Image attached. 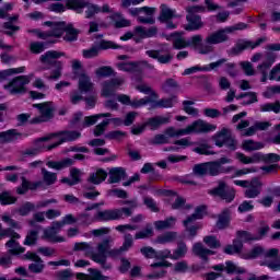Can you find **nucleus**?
Here are the masks:
<instances>
[{
  "label": "nucleus",
  "mask_w": 280,
  "mask_h": 280,
  "mask_svg": "<svg viewBox=\"0 0 280 280\" xmlns=\"http://www.w3.org/2000/svg\"><path fill=\"white\" fill-rule=\"evenodd\" d=\"M44 25H48L51 32L43 33L38 30H32L30 31V33L34 34V36H37V38H47L49 36L60 38V36H62V34L66 32L63 40H67L68 43H73V40H78V35L80 34V31L73 27V24L67 25L65 24V22H45Z\"/></svg>",
  "instance_id": "nucleus-1"
},
{
  "label": "nucleus",
  "mask_w": 280,
  "mask_h": 280,
  "mask_svg": "<svg viewBox=\"0 0 280 280\" xmlns=\"http://www.w3.org/2000/svg\"><path fill=\"white\" fill-rule=\"evenodd\" d=\"M246 24L238 23L233 26H226L225 28H221L217 32L211 33L206 37V44L201 45V47L198 48V54H212L213 45L226 43V40H229V34H233L234 32H237L240 30H246Z\"/></svg>",
  "instance_id": "nucleus-2"
},
{
  "label": "nucleus",
  "mask_w": 280,
  "mask_h": 280,
  "mask_svg": "<svg viewBox=\"0 0 280 280\" xmlns=\"http://www.w3.org/2000/svg\"><path fill=\"white\" fill-rule=\"evenodd\" d=\"M229 163H233V160H231V158L223 156L218 161H211L195 165L194 173L197 176H220V174H231V172L235 170L234 166H222Z\"/></svg>",
  "instance_id": "nucleus-3"
},
{
  "label": "nucleus",
  "mask_w": 280,
  "mask_h": 280,
  "mask_svg": "<svg viewBox=\"0 0 280 280\" xmlns=\"http://www.w3.org/2000/svg\"><path fill=\"white\" fill-rule=\"evenodd\" d=\"M215 130H218V125L207 122L203 119H198L188 125L186 128L176 129L174 127H168L166 129V135H168V137H187L194 133L205 135L209 132H215Z\"/></svg>",
  "instance_id": "nucleus-4"
},
{
  "label": "nucleus",
  "mask_w": 280,
  "mask_h": 280,
  "mask_svg": "<svg viewBox=\"0 0 280 280\" xmlns=\"http://www.w3.org/2000/svg\"><path fill=\"white\" fill-rule=\"evenodd\" d=\"M108 249V242H101L93 249V245L88 242L75 243L73 250L83 253L84 257H89L95 264H100L102 268H106V250Z\"/></svg>",
  "instance_id": "nucleus-5"
},
{
  "label": "nucleus",
  "mask_w": 280,
  "mask_h": 280,
  "mask_svg": "<svg viewBox=\"0 0 280 280\" xmlns=\"http://www.w3.org/2000/svg\"><path fill=\"white\" fill-rule=\"evenodd\" d=\"M122 205H129V208L97 211L95 213L96 222H110L112 220H121L124 215H126V218H130V215H132V211L139 207L137 199L131 201H124Z\"/></svg>",
  "instance_id": "nucleus-6"
},
{
  "label": "nucleus",
  "mask_w": 280,
  "mask_h": 280,
  "mask_svg": "<svg viewBox=\"0 0 280 280\" xmlns=\"http://www.w3.org/2000/svg\"><path fill=\"white\" fill-rule=\"evenodd\" d=\"M81 133L78 131H66L60 133L59 136H49L42 138L37 141L38 148L42 150H52V148H58L60 143H65L67 141H75V139H80Z\"/></svg>",
  "instance_id": "nucleus-7"
},
{
  "label": "nucleus",
  "mask_w": 280,
  "mask_h": 280,
  "mask_svg": "<svg viewBox=\"0 0 280 280\" xmlns=\"http://www.w3.org/2000/svg\"><path fill=\"white\" fill-rule=\"evenodd\" d=\"M78 220L79 219L73 217V214L65 215L61 221H56L50 228L44 230V240H48V242H52L54 244L66 242L63 236L58 235L60 229H62L65 224H75Z\"/></svg>",
  "instance_id": "nucleus-8"
},
{
  "label": "nucleus",
  "mask_w": 280,
  "mask_h": 280,
  "mask_svg": "<svg viewBox=\"0 0 280 280\" xmlns=\"http://www.w3.org/2000/svg\"><path fill=\"white\" fill-rule=\"evenodd\" d=\"M277 58L278 55L275 52H267L265 55L257 52L252 57V62H260L257 66V70L262 75L260 82H268V78L270 79V77H268V70L275 65V62H277Z\"/></svg>",
  "instance_id": "nucleus-9"
},
{
  "label": "nucleus",
  "mask_w": 280,
  "mask_h": 280,
  "mask_svg": "<svg viewBox=\"0 0 280 280\" xmlns=\"http://www.w3.org/2000/svg\"><path fill=\"white\" fill-rule=\"evenodd\" d=\"M235 159L238 161V163H242L243 165H253L255 163H272V165H277L276 163H279L280 156L277 153H254L252 156H248L242 152L235 153Z\"/></svg>",
  "instance_id": "nucleus-10"
},
{
  "label": "nucleus",
  "mask_w": 280,
  "mask_h": 280,
  "mask_svg": "<svg viewBox=\"0 0 280 280\" xmlns=\"http://www.w3.org/2000/svg\"><path fill=\"white\" fill-rule=\"evenodd\" d=\"M66 7L68 10L77 12V14H82L85 10V19H93L95 14H100V5L86 0H70L66 3Z\"/></svg>",
  "instance_id": "nucleus-11"
},
{
  "label": "nucleus",
  "mask_w": 280,
  "mask_h": 280,
  "mask_svg": "<svg viewBox=\"0 0 280 280\" xmlns=\"http://www.w3.org/2000/svg\"><path fill=\"white\" fill-rule=\"evenodd\" d=\"M37 109L38 116L31 119V124H45L54 119V113H56V105L52 102H44L33 105Z\"/></svg>",
  "instance_id": "nucleus-12"
},
{
  "label": "nucleus",
  "mask_w": 280,
  "mask_h": 280,
  "mask_svg": "<svg viewBox=\"0 0 280 280\" xmlns=\"http://www.w3.org/2000/svg\"><path fill=\"white\" fill-rule=\"evenodd\" d=\"M186 11L188 12V14L186 15L188 24L185 26V30H187V32H196V30H200L203 25L202 20L199 15L196 14H198V12H205V7H188Z\"/></svg>",
  "instance_id": "nucleus-13"
},
{
  "label": "nucleus",
  "mask_w": 280,
  "mask_h": 280,
  "mask_svg": "<svg viewBox=\"0 0 280 280\" xmlns=\"http://www.w3.org/2000/svg\"><path fill=\"white\" fill-rule=\"evenodd\" d=\"M33 79H34V73L18 77L13 79L8 85H4V89L11 95L25 93V85L30 84V82H32Z\"/></svg>",
  "instance_id": "nucleus-14"
},
{
  "label": "nucleus",
  "mask_w": 280,
  "mask_h": 280,
  "mask_svg": "<svg viewBox=\"0 0 280 280\" xmlns=\"http://www.w3.org/2000/svg\"><path fill=\"white\" fill-rule=\"evenodd\" d=\"M279 255V249L272 248L265 250L260 246H256L252 248L249 252L241 253L242 259H257L262 257L264 259H272V257H277Z\"/></svg>",
  "instance_id": "nucleus-15"
},
{
  "label": "nucleus",
  "mask_w": 280,
  "mask_h": 280,
  "mask_svg": "<svg viewBox=\"0 0 280 280\" xmlns=\"http://www.w3.org/2000/svg\"><path fill=\"white\" fill-rule=\"evenodd\" d=\"M129 14H131V16H138L139 23H149L152 25V23H154V14H156V8H133L129 10Z\"/></svg>",
  "instance_id": "nucleus-16"
},
{
  "label": "nucleus",
  "mask_w": 280,
  "mask_h": 280,
  "mask_svg": "<svg viewBox=\"0 0 280 280\" xmlns=\"http://www.w3.org/2000/svg\"><path fill=\"white\" fill-rule=\"evenodd\" d=\"M119 45L115 44V42L110 40H101L98 46H93L88 49L82 50L83 58L91 60V58H97L100 56L101 49H119Z\"/></svg>",
  "instance_id": "nucleus-17"
},
{
  "label": "nucleus",
  "mask_w": 280,
  "mask_h": 280,
  "mask_svg": "<svg viewBox=\"0 0 280 280\" xmlns=\"http://www.w3.org/2000/svg\"><path fill=\"white\" fill-rule=\"evenodd\" d=\"M124 84V78H115L110 80L103 81L101 84V97H113L118 89Z\"/></svg>",
  "instance_id": "nucleus-18"
},
{
  "label": "nucleus",
  "mask_w": 280,
  "mask_h": 280,
  "mask_svg": "<svg viewBox=\"0 0 280 280\" xmlns=\"http://www.w3.org/2000/svg\"><path fill=\"white\" fill-rule=\"evenodd\" d=\"M210 194L211 196H219V198L226 200V202H232L235 198V190L229 188L223 180H220L218 187L210 190Z\"/></svg>",
  "instance_id": "nucleus-19"
},
{
  "label": "nucleus",
  "mask_w": 280,
  "mask_h": 280,
  "mask_svg": "<svg viewBox=\"0 0 280 280\" xmlns=\"http://www.w3.org/2000/svg\"><path fill=\"white\" fill-rule=\"evenodd\" d=\"M212 270H215L217 272H224L225 270L228 275H244V272H246L244 267H241L231 260L225 261V264L212 266Z\"/></svg>",
  "instance_id": "nucleus-20"
},
{
  "label": "nucleus",
  "mask_w": 280,
  "mask_h": 280,
  "mask_svg": "<svg viewBox=\"0 0 280 280\" xmlns=\"http://www.w3.org/2000/svg\"><path fill=\"white\" fill-rule=\"evenodd\" d=\"M23 257L24 259H30L31 261H34L28 266L31 272H35L36 275H38L39 272H43V270L45 269L43 259L39 258V256L36 253L27 252Z\"/></svg>",
  "instance_id": "nucleus-21"
},
{
  "label": "nucleus",
  "mask_w": 280,
  "mask_h": 280,
  "mask_svg": "<svg viewBox=\"0 0 280 280\" xmlns=\"http://www.w3.org/2000/svg\"><path fill=\"white\" fill-rule=\"evenodd\" d=\"M78 78V90L80 93H92L93 89H95V84L91 81V77H89L86 72H81Z\"/></svg>",
  "instance_id": "nucleus-22"
},
{
  "label": "nucleus",
  "mask_w": 280,
  "mask_h": 280,
  "mask_svg": "<svg viewBox=\"0 0 280 280\" xmlns=\"http://www.w3.org/2000/svg\"><path fill=\"white\" fill-rule=\"evenodd\" d=\"M103 205H104V201L89 206L85 209V213H81L78 215V220H80L81 223L85 224V226H89V224H93V222H97L95 214L91 215L86 211H93V209H98V207H103Z\"/></svg>",
  "instance_id": "nucleus-23"
},
{
  "label": "nucleus",
  "mask_w": 280,
  "mask_h": 280,
  "mask_svg": "<svg viewBox=\"0 0 280 280\" xmlns=\"http://www.w3.org/2000/svg\"><path fill=\"white\" fill-rule=\"evenodd\" d=\"M220 67H225V70L230 75L235 77L237 72H233L232 69L235 67L233 63H226V59H219L218 61L211 62L208 66H203L205 71H213L215 69H220Z\"/></svg>",
  "instance_id": "nucleus-24"
},
{
  "label": "nucleus",
  "mask_w": 280,
  "mask_h": 280,
  "mask_svg": "<svg viewBox=\"0 0 280 280\" xmlns=\"http://www.w3.org/2000/svg\"><path fill=\"white\" fill-rule=\"evenodd\" d=\"M65 56V52L62 51H58V50H49L46 51L44 55H42L39 57V60L42 62V65H56V60H58L59 58H62Z\"/></svg>",
  "instance_id": "nucleus-25"
},
{
  "label": "nucleus",
  "mask_w": 280,
  "mask_h": 280,
  "mask_svg": "<svg viewBox=\"0 0 280 280\" xmlns=\"http://www.w3.org/2000/svg\"><path fill=\"white\" fill-rule=\"evenodd\" d=\"M147 56H149V58L158 60V62H160L161 65H167V62H172V59L174 58V56H172L170 51L164 54L163 51L158 50H148Z\"/></svg>",
  "instance_id": "nucleus-26"
},
{
  "label": "nucleus",
  "mask_w": 280,
  "mask_h": 280,
  "mask_svg": "<svg viewBox=\"0 0 280 280\" xmlns=\"http://www.w3.org/2000/svg\"><path fill=\"white\" fill-rule=\"evenodd\" d=\"M261 180L254 178L250 180L248 188L245 190V198H257L261 194Z\"/></svg>",
  "instance_id": "nucleus-27"
},
{
  "label": "nucleus",
  "mask_w": 280,
  "mask_h": 280,
  "mask_svg": "<svg viewBox=\"0 0 280 280\" xmlns=\"http://www.w3.org/2000/svg\"><path fill=\"white\" fill-rule=\"evenodd\" d=\"M119 71H139V67H148L149 69H154V66L148 63V61L141 62H120L117 65Z\"/></svg>",
  "instance_id": "nucleus-28"
},
{
  "label": "nucleus",
  "mask_w": 280,
  "mask_h": 280,
  "mask_svg": "<svg viewBox=\"0 0 280 280\" xmlns=\"http://www.w3.org/2000/svg\"><path fill=\"white\" fill-rule=\"evenodd\" d=\"M230 136L231 129L224 127L212 136V141L218 148H222L226 143Z\"/></svg>",
  "instance_id": "nucleus-29"
},
{
  "label": "nucleus",
  "mask_w": 280,
  "mask_h": 280,
  "mask_svg": "<svg viewBox=\"0 0 280 280\" xmlns=\"http://www.w3.org/2000/svg\"><path fill=\"white\" fill-rule=\"evenodd\" d=\"M109 19L112 21V25L118 30L121 27H130V25H132V22H130V20L126 19L124 14L119 12L112 14Z\"/></svg>",
  "instance_id": "nucleus-30"
},
{
  "label": "nucleus",
  "mask_w": 280,
  "mask_h": 280,
  "mask_svg": "<svg viewBox=\"0 0 280 280\" xmlns=\"http://www.w3.org/2000/svg\"><path fill=\"white\" fill-rule=\"evenodd\" d=\"M122 178H126V171L124 168L113 167L108 170V183L110 185L119 183Z\"/></svg>",
  "instance_id": "nucleus-31"
},
{
  "label": "nucleus",
  "mask_w": 280,
  "mask_h": 280,
  "mask_svg": "<svg viewBox=\"0 0 280 280\" xmlns=\"http://www.w3.org/2000/svg\"><path fill=\"white\" fill-rule=\"evenodd\" d=\"M270 128V122L268 121H257L252 127L242 131V137H253L257 130H268Z\"/></svg>",
  "instance_id": "nucleus-32"
},
{
  "label": "nucleus",
  "mask_w": 280,
  "mask_h": 280,
  "mask_svg": "<svg viewBox=\"0 0 280 280\" xmlns=\"http://www.w3.org/2000/svg\"><path fill=\"white\" fill-rule=\"evenodd\" d=\"M90 275L86 273H77L78 280H108V278L102 275V271L97 269L90 268Z\"/></svg>",
  "instance_id": "nucleus-33"
},
{
  "label": "nucleus",
  "mask_w": 280,
  "mask_h": 280,
  "mask_svg": "<svg viewBox=\"0 0 280 280\" xmlns=\"http://www.w3.org/2000/svg\"><path fill=\"white\" fill-rule=\"evenodd\" d=\"M102 242H107V249L105 250V270H108V268H110V265H106V261L108 259V257H112V259H117V257H119V255H121L122 249L121 247L120 248H114V249H110V238H105L104 241Z\"/></svg>",
  "instance_id": "nucleus-34"
},
{
  "label": "nucleus",
  "mask_w": 280,
  "mask_h": 280,
  "mask_svg": "<svg viewBox=\"0 0 280 280\" xmlns=\"http://www.w3.org/2000/svg\"><path fill=\"white\" fill-rule=\"evenodd\" d=\"M107 177L108 173L103 168H98L94 173H91L89 177V183H92V185H102V183H104Z\"/></svg>",
  "instance_id": "nucleus-35"
},
{
  "label": "nucleus",
  "mask_w": 280,
  "mask_h": 280,
  "mask_svg": "<svg viewBox=\"0 0 280 280\" xmlns=\"http://www.w3.org/2000/svg\"><path fill=\"white\" fill-rule=\"evenodd\" d=\"M229 224H231V210L226 209L219 214L217 228L220 230L229 229Z\"/></svg>",
  "instance_id": "nucleus-36"
},
{
  "label": "nucleus",
  "mask_w": 280,
  "mask_h": 280,
  "mask_svg": "<svg viewBox=\"0 0 280 280\" xmlns=\"http://www.w3.org/2000/svg\"><path fill=\"white\" fill-rule=\"evenodd\" d=\"M171 119H172L171 115L158 116L154 118H150L145 125L150 126L152 130H156V128H159V126H163V124H170Z\"/></svg>",
  "instance_id": "nucleus-37"
},
{
  "label": "nucleus",
  "mask_w": 280,
  "mask_h": 280,
  "mask_svg": "<svg viewBox=\"0 0 280 280\" xmlns=\"http://www.w3.org/2000/svg\"><path fill=\"white\" fill-rule=\"evenodd\" d=\"M115 70L109 66H101L94 70V75L96 80H104V78H110L114 75Z\"/></svg>",
  "instance_id": "nucleus-38"
},
{
  "label": "nucleus",
  "mask_w": 280,
  "mask_h": 280,
  "mask_svg": "<svg viewBox=\"0 0 280 280\" xmlns=\"http://www.w3.org/2000/svg\"><path fill=\"white\" fill-rule=\"evenodd\" d=\"M16 139H21V133L14 129L0 132V144L10 143V141H16Z\"/></svg>",
  "instance_id": "nucleus-39"
},
{
  "label": "nucleus",
  "mask_w": 280,
  "mask_h": 280,
  "mask_svg": "<svg viewBox=\"0 0 280 280\" xmlns=\"http://www.w3.org/2000/svg\"><path fill=\"white\" fill-rule=\"evenodd\" d=\"M192 253L194 255H197V257H200V259L203 260H207V257H209V255H213V250L205 248V246L201 243L194 244Z\"/></svg>",
  "instance_id": "nucleus-40"
},
{
  "label": "nucleus",
  "mask_w": 280,
  "mask_h": 280,
  "mask_svg": "<svg viewBox=\"0 0 280 280\" xmlns=\"http://www.w3.org/2000/svg\"><path fill=\"white\" fill-rule=\"evenodd\" d=\"M261 43H266V38H260L256 42H241L236 45L235 51H244V49H255V47H259Z\"/></svg>",
  "instance_id": "nucleus-41"
},
{
  "label": "nucleus",
  "mask_w": 280,
  "mask_h": 280,
  "mask_svg": "<svg viewBox=\"0 0 280 280\" xmlns=\"http://www.w3.org/2000/svg\"><path fill=\"white\" fill-rule=\"evenodd\" d=\"M242 248H244V244L242 243V241L235 240L232 245L225 246L224 253H226V255L240 254L242 256V253H244Z\"/></svg>",
  "instance_id": "nucleus-42"
},
{
  "label": "nucleus",
  "mask_w": 280,
  "mask_h": 280,
  "mask_svg": "<svg viewBox=\"0 0 280 280\" xmlns=\"http://www.w3.org/2000/svg\"><path fill=\"white\" fill-rule=\"evenodd\" d=\"M133 36L138 38H152V36H156V27L145 30L141 26H137Z\"/></svg>",
  "instance_id": "nucleus-43"
},
{
  "label": "nucleus",
  "mask_w": 280,
  "mask_h": 280,
  "mask_svg": "<svg viewBox=\"0 0 280 280\" xmlns=\"http://www.w3.org/2000/svg\"><path fill=\"white\" fill-rule=\"evenodd\" d=\"M207 214V208L205 206H200L195 210V213L191 217H188L187 220L184 221V226H189V222H195V220H200L205 218Z\"/></svg>",
  "instance_id": "nucleus-44"
},
{
  "label": "nucleus",
  "mask_w": 280,
  "mask_h": 280,
  "mask_svg": "<svg viewBox=\"0 0 280 280\" xmlns=\"http://www.w3.org/2000/svg\"><path fill=\"white\" fill-rule=\"evenodd\" d=\"M10 255H21L25 253V247H22L15 240H10L5 244Z\"/></svg>",
  "instance_id": "nucleus-45"
},
{
  "label": "nucleus",
  "mask_w": 280,
  "mask_h": 280,
  "mask_svg": "<svg viewBox=\"0 0 280 280\" xmlns=\"http://www.w3.org/2000/svg\"><path fill=\"white\" fill-rule=\"evenodd\" d=\"M102 117H110V113L85 117L84 121L81 124V128H89V126H94V124H97V119H102Z\"/></svg>",
  "instance_id": "nucleus-46"
},
{
  "label": "nucleus",
  "mask_w": 280,
  "mask_h": 280,
  "mask_svg": "<svg viewBox=\"0 0 280 280\" xmlns=\"http://www.w3.org/2000/svg\"><path fill=\"white\" fill-rule=\"evenodd\" d=\"M47 167L50 170H65V167H69V165H73V160L71 159H66L60 162H54L49 161L46 163Z\"/></svg>",
  "instance_id": "nucleus-47"
},
{
  "label": "nucleus",
  "mask_w": 280,
  "mask_h": 280,
  "mask_svg": "<svg viewBox=\"0 0 280 280\" xmlns=\"http://www.w3.org/2000/svg\"><path fill=\"white\" fill-rule=\"evenodd\" d=\"M136 91H139V93H143L144 95H150L149 97H153V100H156V92L152 90L150 85L147 83H136L135 84Z\"/></svg>",
  "instance_id": "nucleus-48"
},
{
  "label": "nucleus",
  "mask_w": 280,
  "mask_h": 280,
  "mask_svg": "<svg viewBox=\"0 0 280 280\" xmlns=\"http://www.w3.org/2000/svg\"><path fill=\"white\" fill-rule=\"evenodd\" d=\"M176 237L177 235L175 232H166L158 236L155 244H172V242H176Z\"/></svg>",
  "instance_id": "nucleus-49"
},
{
  "label": "nucleus",
  "mask_w": 280,
  "mask_h": 280,
  "mask_svg": "<svg viewBox=\"0 0 280 280\" xmlns=\"http://www.w3.org/2000/svg\"><path fill=\"white\" fill-rule=\"evenodd\" d=\"M19 73H25V67L10 68L3 71H0V80H8V78H12V75H16Z\"/></svg>",
  "instance_id": "nucleus-50"
},
{
  "label": "nucleus",
  "mask_w": 280,
  "mask_h": 280,
  "mask_svg": "<svg viewBox=\"0 0 280 280\" xmlns=\"http://www.w3.org/2000/svg\"><path fill=\"white\" fill-rule=\"evenodd\" d=\"M261 148H264V144L255 142L254 140H244L242 142V149L245 150V152H254L255 150H261Z\"/></svg>",
  "instance_id": "nucleus-51"
},
{
  "label": "nucleus",
  "mask_w": 280,
  "mask_h": 280,
  "mask_svg": "<svg viewBox=\"0 0 280 280\" xmlns=\"http://www.w3.org/2000/svg\"><path fill=\"white\" fill-rule=\"evenodd\" d=\"M174 39L173 45L175 49H185V47H189V40H185L178 33L172 35Z\"/></svg>",
  "instance_id": "nucleus-52"
},
{
  "label": "nucleus",
  "mask_w": 280,
  "mask_h": 280,
  "mask_svg": "<svg viewBox=\"0 0 280 280\" xmlns=\"http://www.w3.org/2000/svg\"><path fill=\"white\" fill-rule=\"evenodd\" d=\"M170 19H174V10L170 9V7L165 4H162L160 21H162V23H165L170 21Z\"/></svg>",
  "instance_id": "nucleus-53"
},
{
  "label": "nucleus",
  "mask_w": 280,
  "mask_h": 280,
  "mask_svg": "<svg viewBox=\"0 0 280 280\" xmlns=\"http://www.w3.org/2000/svg\"><path fill=\"white\" fill-rule=\"evenodd\" d=\"M178 102L176 96H173L171 98H162L155 103V106L158 108H172L175 106V104Z\"/></svg>",
  "instance_id": "nucleus-54"
},
{
  "label": "nucleus",
  "mask_w": 280,
  "mask_h": 280,
  "mask_svg": "<svg viewBox=\"0 0 280 280\" xmlns=\"http://www.w3.org/2000/svg\"><path fill=\"white\" fill-rule=\"evenodd\" d=\"M174 224H176V219L170 218L164 221H156L154 223V226H155V229H158V231H163L165 229H172V226H174Z\"/></svg>",
  "instance_id": "nucleus-55"
},
{
  "label": "nucleus",
  "mask_w": 280,
  "mask_h": 280,
  "mask_svg": "<svg viewBox=\"0 0 280 280\" xmlns=\"http://www.w3.org/2000/svg\"><path fill=\"white\" fill-rule=\"evenodd\" d=\"M42 176H43L44 183L47 185H54V183L58 180L56 173H51L46 168H42Z\"/></svg>",
  "instance_id": "nucleus-56"
},
{
  "label": "nucleus",
  "mask_w": 280,
  "mask_h": 280,
  "mask_svg": "<svg viewBox=\"0 0 280 280\" xmlns=\"http://www.w3.org/2000/svg\"><path fill=\"white\" fill-rule=\"evenodd\" d=\"M242 98H245L243 101V104L247 106L248 104H255V102H257V94L255 92H249V93H244L236 96V100H242Z\"/></svg>",
  "instance_id": "nucleus-57"
},
{
  "label": "nucleus",
  "mask_w": 280,
  "mask_h": 280,
  "mask_svg": "<svg viewBox=\"0 0 280 280\" xmlns=\"http://www.w3.org/2000/svg\"><path fill=\"white\" fill-rule=\"evenodd\" d=\"M40 187V182L30 184L25 178H22V187L18 188V194H25L27 189H38Z\"/></svg>",
  "instance_id": "nucleus-58"
},
{
  "label": "nucleus",
  "mask_w": 280,
  "mask_h": 280,
  "mask_svg": "<svg viewBox=\"0 0 280 280\" xmlns=\"http://www.w3.org/2000/svg\"><path fill=\"white\" fill-rule=\"evenodd\" d=\"M71 69L74 78H80V73H84L82 61H80V59H73L71 61Z\"/></svg>",
  "instance_id": "nucleus-59"
},
{
  "label": "nucleus",
  "mask_w": 280,
  "mask_h": 280,
  "mask_svg": "<svg viewBox=\"0 0 280 280\" xmlns=\"http://www.w3.org/2000/svg\"><path fill=\"white\" fill-rule=\"evenodd\" d=\"M185 255H187V245L185 243H180L173 252L172 259H183Z\"/></svg>",
  "instance_id": "nucleus-60"
},
{
  "label": "nucleus",
  "mask_w": 280,
  "mask_h": 280,
  "mask_svg": "<svg viewBox=\"0 0 280 280\" xmlns=\"http://www.w3.org/2000/svg\"><path fill=\"white\" fill-rule=\"evenodd\" d=\"M261 113H280V104L279 103H267L260 105Z\"/></svg>",
  "instance_id": "nucleus-61"
},
{
  "label": "nucleus",
  "mask_w": 280,
  "mask_h": 280,
  "mask_svg": "<svg viewBox=\"0 0 280 280\" xmlns=\"http://www.w3.org/2000/svg\"><path fill=\"white\" fill-rule=\"evenodd\" d=\"M56 69H54L49 77H47L48 80H60L62 78V63L60 61H56L55 63Z\"/></svg>",
  "instance_id": "nucleus-62"
},
{
  "label": "nucleus",
  "mask_w": 280,
  "mask_h": 280,
  "mask_svg": "<svg viewBox=\"0 0 280 280\" xmlns=\"http://www.w3.org/2000/svg\"><path fill=\"white\" fill-rule=\"evenodd\" d=\"M264 97L267 100H270L275 97V95H280V85H273L266 89V91L262 93Z\"/></svg>",
  "instance_id": "nucleus-63"
},
{
  "label": "nucleus",
  "mask_w": 280,
  "mask_h": 280,
  "mask_svg": "<svg viewBox=\"0 0 280 280\" xmlns=\"http://www.w3.org/2000/svg\"><path fill=\"white\" fill-rule=\"evenodd\" d=\"M269 80L280 82V63L276 65L269 72Z\"/></svg>",
  "instance_id": "nucleus-64"
}]
</instances>
